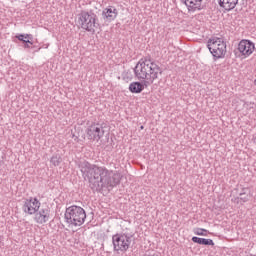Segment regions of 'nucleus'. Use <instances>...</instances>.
Masks as SVG:
<instances>
[{"label": "nucleus", "instance_id": "1", "mask_svg": "<svg viewBox=\"0 0 256 256\" xmlns=\"http://www.w3.org/2000/svg\"><path fill=\"white\" fill-rule=\"evenodd\" d=\"M162 73L163 71L159 64L147 58L140 59L134 68V75L138 81L142 82H131L128 87L130 93L136 95L143 93L145 87H147V85H153Z\"/></svg>", "mask_w": 256, "mask_h": 256}, {"label": "nucleus", "instance_id": "2", "mask_svg": "<svg viewBox=\"0 0 256 256\" xmlns=\"http://www.w3.org/2000/svg\"><path fill=\"white\" fill-rule=\"evenodd\" d=\"M64 217L69 227H81L87 219V214L81 206L73 205L66 209Z\"/></svg>", "mask_w": 256, "mask_h": 256}, {"label": "nucleus", "instance_id": "3", "mask_svg": "<svg viewBox=\"0 0 256 256\" xmlns=\"http://www.w3.org/2000/svg\"><path fill=\"white\" fill-rule=\"evenodd\" d=\"M207 47L215 59H223L227 55V44L221 38L209 39Z\"/></svg>", "mask_w": 256, "mask_h": 256}, {"label": "nucleus", "instance_id": "4", "mask_svg": "<svg viewBox=\"0 0 256 256\" xmlns=\"http://www.w3.org/2000/svg\"><path fill=\"white\" fill-rule=\"evenodd\" d=\"M77 25L80 29L88 31L89 33H95V27L97 25V15L89 14V12H82L78 15Z\"/></svg>", "mask_w": 256, "mask_h": 256}, {"label": "nucleus", "instance_id": "5", "mask_svg": "<svg viewBox=\"0 0 256 256\" xmlns=\"http://www.w3.org/2000/svg\"><path fill=\"white\" fill-rule=\"evenodd\" d=\"M114 251H127L131 247V237L127 234H115L112 236Z\"/></svg>", "mask_w": 256, "mask_h": 256}, {"label": "nucleus", "instance_id": "6", "mask_svg": "<svg viewBox=\"0 0 256 256\" xmlns=\"http://www.w3.org/2000/svg\"><path fill=\"white\" fill-rule=\"evenodd\" d=\"M41 209V202L39 199L35 197H30L24 200L22 205V211L26 213V215H35L37 211Z\"/></svg>", "mask_w": 256, "mask_h": 256}, {"label": "nucleus", "instance_id": "7", "mask_svg": "<svg viewBox=\"0 0 256 256\" xmlns=\"http://www.w3.org/2000/svg\"><path fill=\"white\" fill-rule=\"evenodd\" d=\"M237 51L242 59L251 57L252 53H255V43L250 40H241L238 43Z\"/></svg>", "mask_w": 256, "mask_h": 256}, {"label": "nucleus", "instance_id": "8", "mask_svg": "<svg viewBox=\"0 0 256 256\" xmlns=\"http://www.w3.org/2000/svg\"><path fill=\"white\" fill-rule=\"evenodd\" d=\"M102 171V168L96 166L92 167L89 163H84L81 167V172L85 177H88V179H99Z\"/></svg>", "mask_w": 256, "mask_h": 256}, {"label": "nucleus", "instance_id": "9", "mask_svg": "<svg viewBox=\"0 0 256 256\" xmlns=\"http://www.w3.org/2000/svg\"><path fill=\"white\" fill-rule=\"evenodd\" d=\"M86 135L90 141H100L101 137H103L101 128L97 124L90 125L86 130Z\"/></svg>", "mask_w": 256, "mask_h": 256}, {"label": "nucleus", "instance_id": "10", "mask_svg": "<svg viewBox=\"0 0 256 256\" xmlns=\"http://www.w3.org/2000/svg\"><path fill=\"white\" fill-rule=\"evenodd\" d=\"M49 217V209L43 208L34 214V221L35 223H37V225H44V223H47V221H49Z\"/></svg>", "mask_w": 256, "mask_h": 256}, {"label": "nucleus", "instance_id": "11", "mask_svg": "<svg viewBox=\"0 0 256 256\" xmlns=\"http://www.w3.org/2000/svg\"><path fill=\"white\" fill-rule=\"evenodd\" d=\"M189 11H201L203 9V0H184Z\"/></svg>", "mask_w": 256, "mask_h": 256}, {"label": "nucleus", "instance_id": "12", "mask_svg": "<svg viewBox=\"0 0 256 256\" xmlns=\"http://www.w3.org/2000/svg\"><path fill=\"white\" fill-rule=\"evenodd\" d=\"M238 3L239 0H218L219 6L224 9V11H233Z\"/></svg>", "mask_w": 256, "mask_h": 256}, {"label": "nucleus", "instance_id": "13", "mask_svg": "<svg viewBox=\"0 0 256 256\" xmlns=\"http://www.w3.org/2000/svg\"><path fill=\"white\" fill-rule=\"evenodd\" d=\"M102 15L107 21H115V19H117V16L119 15V12L116 8L109 7L103 10Z\"/></svg>", "mask_w": 256, "mask_h": 256}, {"label": "nucleus", "instance_id": "14", "mask_svg": "<svg viewBox=\"0 0 256 256\" xmlns=\"http://www.w3.org/2000/svg\"><path fill=\"white\" fill-rule=\"evenodd\" d=\"M15 37L18 41L24 43L25 49H30L31 45H33V35L31 34H18Z\"/></svg>", "mask_w": 256, "mask_h": 256}, {"label": "nucleus", "instance_id": "15", "mask_svg": "<svg viewBox=\"0 0 256 256\" xmlns=\"http://www.w3.org/2000/svg\"><path fill=\"white\" fill-rule=\"evenodd\" d=\"M192 241L193 243H197L198 245H210L211 247H215V242H213V239L200 238L197 236H193Z\"/></svg>", "mask_w": 256, "mask_h": 256}, {"label": "nucleus", "instance_id": "16", "mask_svg": "<svg viewBox=\"0 0 256 256\" xmlns=\"http://www.w3.org/2000/svg\"><path fill=\"white\" fill-rule=\"evenodd\" d=\"M193 233L198 237H207V235H209L210 232L205 228H193Z\"/></svg>", "mask_w": 256, "mask_h": 256}, {"label": "nucleus", "instance_id": "17", "mask_svg": "<svg viewBox=\"0 0 256 256\" xmlns=\"http://www.w3.org/2000/svg\"><path fill=\"white\" fill-rule=\"evenodd\" d=\"M54 165H59V162H57V163H54Z\"/></svg>", "mask_w": 256, "mask_h": 256}, {"label": "nucleus", "instance_id": "18", "mask_svg": "<svg viewBox=\"0 0 256 256\" xmlns=\"http://www.w3.org/2000/svg\"><path fill=\"white\" fill-rule=\"evenodd\" d=\"M141 129H143V126H141Z\"/></svg>", "mask_w": 256, "mask_h": 256}]
</instances>
